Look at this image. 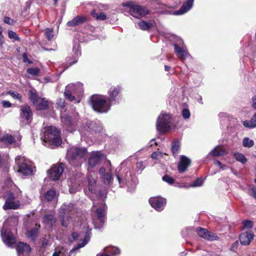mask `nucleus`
Returning a JSON list of instances; mask_svg holds the SVG:
<instances>
[{
  "label": "nucleus",
  "mask_w": 256,
  "mask_h": 256,
  "mask_svg": "<svg viewBox=\"0 0 256 256\" xmlns=\"http://www.w3.org/2000/svg\"><path fill=\"white\" fill-rule=\"evenodd\" d=\"M70 236L69 240L70 242H72L77 240L80 238V234L76 232H72Z\"/></svg>",
  "instance_id": "58"
},
{
  "label": "nucleus",
  "mask_w": 256,
  "mask_h": 256,
  "mask_svg": "<svg viewBox=\"0 0 256 256\" xmlns=\"http://www.w3.org/2000/svg\"><path fill=\"white\" fill-rule=\"evenodd\" d=\"M156 126L157 130L160 133L170 130L174 126L172 115L161 112L157 118Z\"/></svg>",
  "instance_id": "7"
},
{
  "label": "nucleus",
  "mask_w": 256,
  "mask_h": 256,
  "mask_svg": "<svg viewBox=\"0 0 256 256\" xmlns=\"http://www.w3.org/2000/svg\"><path fill=\"white\" fill-rule=\"evenodd\" d=\"M234 156L237 161L242 164H245L248 161L246 156L244 154L240 152L234 153Z\"/></svg>",
  "instance_id": "44"
},
{
  "label": "nucleus",
  "mask_w": 256,
  "mask_h": 256,
  "mask_svg": "<svg viewBox=\"0 0 256 256\" xmlns=\"http://www.w3.org/2000/svg\"><path fill=\"white\" fill-rule=\"evenodd\" d=\"M243 125L244 127L250 128H256V112L250 120H244L243 122Z\"/></svg>",
  "instance_id": "38"
},
{
  "label": "nucleus",
  "mask_w": 256,
  "mask_h": 256,
  "mask_svg": "<svg viewBox=\"0 0 256 256\" xmlns=\"http://www.w3.org/2000/svg\"><path fill=\"white\" fill-rule=\"evenodd\" d=\"M4 21L6 24H8L10 25H14L15 24V21L14 20L7 16H6L4 18Z\"/></svg>",
  "instance_id": "60"
},
{
  "label": "nucleus",
  "mask_w": 256,
  "mask_h": 256,
  "mask_svg": "<svg viewBox=\"0 0 256 256\" xmlns=\"http://www.w3.org/2000/svg\"><path fill=\"white\" fill-rule=\"evenodd\" d=\"M40 228V225L36 224L34 228L28 230L26 232V236L32 240H34L37 237L38 231Z\"/></svg>",
  "instance_id": "34"
},
{
  "label": "nucleus",
  "mask_w": 256,
  "mask_h": 256,
  "mask_svg": "<svg viewBox=\"0 0 256 256\" xmlns=\"http://www.w3.org/2000/svg\"><path fill=\"white\" fill-rule=\"evenodd\" d=\"M72 178H70L68 180L70 192L71 194H74L81 189L80 180L78 182H72Z\"/></svg>",
  "instance_id": "32"
},
{
  "label": "nucleus",
  "mask_w": 256,
  "mask_h": 256,
  "mask_svg": "<svg viewBox=\"0 0 256 256\" xmlns=\"http://www.w3.org/2000/svg\"><path fill=\"white\" fill-rule=\"evenodd\" d=\"M32 113L30 106L24 104L20 106V118L22 120L29 122L32 120Z\"/></svg>",
  "instance_id": "22"
},
{
  "label": "nucleus",
  "mask_w": 256,
  "mask_h": 256,
  "mask_svg": "<svg viewBox=\"0 0 256 256\" xmlns=\"http://www.w3.org/2000/svg\"><path fill=\"white\" fill-rule=\"evenodd\" d=\"M54 30L52 28H46L44 30V34L47 39L50 41L52 40L54 37Z\"/></svg>",
  "instance_id": "46"
},
{
  "label": "nucleus",
  "mask_w": 256,
  "mask_h": 256,
  "mask_svg": "<svg viewBox=\"0 0 256 256\" xmlns=\"http://www.w3.org/2000/svg\"><path fill=\"white\" fill-rule=\"evenodd\" d=\"M252 106L254 108L256 109V96H253L252 98Z\"/></svg>",
  "instance_id": "64"
},
{
  "label": "nucleus",
  "mask_w": 256,
  "mask_h": 256,
  "mask_svg": "<svg viewBox=\"0 0 256 256\" xmlns=\"http://www.w3.org/2000/svg\"><path fill=\"white\" fill-rule=\"evenodd\" d=\"M115 176L120 187H126L129 192L135 189L136 182L128 168H119L118 170H116V171Z\"/></svg>",
  "instance_id": "2"
},
{
  "label": "nucleus",
  "mask_w": 256,
  "mask_h": 256,
  "mask_svg": "<svg viewBox=\"0 0 256 256\" xmlns=\"http://www.w3.org/2000/svg\"><path fill=\"white\" fill-rule=\"evenodd\" d=\"M20 193L21 191L17 187L14 188V192H7L4 197L6 202L3 206V208L4 210L18 208L20 206L19 202L16 200L20 195Z\"/></svg>",
  "instance_id": "9"
},
{
  "label": "nucleus",
  "mask_w": 256,
  "mask_h": 256,
  "mask_svg": "<svg viewBox=\"0 0 256 256\" xmlns=\"http://www.w3.org/2000/svg\"><path fill=\"white\" fill-rule=\"evenodd\" d=\"M162 180L164 182H167L169 184H172L174 183V180L168 175L165 174L162 176Z\"/></svg>",
  "instance_id": "53"
},
{
  "label": "nucleus",
  "mask_w": 256,
  "mask_h": 256,
  "mask_svg": "<svg viewBox=\"0 0 256 256\" xmlns=\"http://www.w3.org/2000/svg\"><path fill=\"white\" fill-rule=\"evenodd\" d=\"M191 161L190 159L185 156H181L180 160L178 164V170L180 172H183L186 170L188 168L190 165Z\"/></svg>",
  "instance_id": "26"
},
{
  "label": "nucleus",
  "mask_w": 256,
  "mask_h": 256,
  "mask_svg": "<svg viewBox=\"0 0 256 256\" xmlns=\"http://www.w3.org/2000/svg\"><path fill=\"white\" fill-rule=\"evenodd\" d=\"M88 20L86 16H78L74 18L72 20L67 22V26H74L81 24H83Z\"/></svg>",
  "instance_id": "29"
},
{
  "label": "nucleus",
  "mask_w": 256,
  "mask_h": 256,
  "mask_svg": "<svg viewBox=\"0 0 256 256\" xmlns=\"http://www.w3.org/2000/svg\"><path fill=\"white\" fill-rule=\"evenodd\" d=\"M106 192L102 190H99L97 196L100 201V205L96 210V216L93 218V224L96 229H100L102 228L105 222L106 219V211L107 206L104 202V200L106 198ZM98 202H94L93 207H96Z\"/></svg>",
  "instance_id": "1"
},
{
  "label": "nucleus",
  "mask_w": 256,
  "mask_h": 256,
  "mask_svg": "<svg viewBox=\"0 0 256 256\" xmlns=\"http://www.w3.org/2000/svg\"><path fill=\"white\" fill-rule=\"evenodd\" d=\"M104 156V154L100 151L92 152L88 158V166L90 168L95 167L101 162Z\"/></svg>",
  "instance_id": "18"
},
{
  "label": "nucleus",
  "mask_w": 256,
  "mask_h": 256,
  "mask_svg": "<svg viewBox=\"0 0 256 256\" xmlns=\"http://www.w3.org/2000/svg\"><path fill=\"white\" fill-rule=\"evenodd\" d=\"M226 154V151L220 146H216L208 154H211L213 157L222 156Z\"/></svg>",
  "instance_id": "35"
},
{
  "label": "nucleus",
  "mask_w": 256,
  "mask_h": 256,
  "mask_svg": "<svg viewBox=\"0 0 256 256\" xmlns=\"http://www.w3.org/2000/svg\"><path fill=\"white\" fill-rule=\"evenodd\" d=\"M145 164L142 161L138 162L136 164V168L138 171H142L145 168Z\"/></svg>",
  "instance_id": "56"
},
{
  "label": "nucleus",
  "mask_w": 256,
  "mask_h": 256,
  "mask_svg": "<svg viewBox=\"0 0 256 256\" xmlns=\"http://www.w3.org/2000/svg\"><path fill=\"white\" fill-rule=\"evenodd\" d=\"M60 133V130L55 126L47 127L43 134L41 135L43 144L46 146L51 148L60 146L62 141Z\"/></svg>",
  "instance_id": "3"
},
{
  "label": "nucleus",
  "mask_w": 256,
  "mask_h": 256,
  "mask_svg": "<svg viewBox=\"0 0 256 256\" xmlns=\"http://www.w3.org/2000/svg\"><path fill=\"white\" fill-rule=\"evenodd\" d=\"M64 164L62 163H59L53 166L48 171L50 179L53 181L59 180L60 176L64 172Z\"/></svg>",
  "instance_id": "16"
},
{
  "label": "nucleus",
  "mask_w": 256,
  "mask_h": 256,
  "mask_svg": "<svg viewBox=\"0 0 256 256\" xmlns=\"http://www.w3.org/2000/svg\"><path fill=\"white\" fill-rule=\"evenodd\" d=\"M242 224L245 228H252L254 226L252 222L248 220H244Z\"/></svg>",
  "instance_id": "57"
},
{
  "label": "nucleus",
  "mask_w": 256,
  "mask_h": 256,
  "mask_svg": "<svg viewBox=\"0 0 256 256\" xmlns=\"http://www.w3.org/2000/svg\"><path fill=\"white\" fill-rule=\"evenodd\" d=\"M91 16L97 20H104L106 18V15L104 12H96V10L91 12Z\"/></svg>",
  "instance_id": "42"
},
{
  "label": "nucleus",
  "mask_w": 256,
  "mask_h": 256,
  "mask_svg": "<svg viewBox=\"0 0 256 256\" xmlns=\"http://www.w3.org/2000/svg\"><path fill=\"white\" fill-rule=\"evenodd\" d=\"M16 163L18 168V171L24 176L32 174L35 170L33 162L24 156H17L16 158Z\"/></svg>",
  "instance_id": "8"
},
{
  "label": "nucleus",
  "mask_w": 256,
  "mask_h": 256,
  "mask_svg": "<svg viewBox=\"0 0 256 256\" xmlns=\"http://www.w3.org/2000/svg\"><path fill=\"white\" fill-rule=\"evenodd\" d=\"M102 130V124L99 120L86 122V125L80 130V133L82 136H88L90 133L100 132Z\"/></svg>",
  "instance_id": "13"
},
{
  "label": "nucleus",
  "mask_w": 256,
  "mask_h": 256,
  "mask_svg": "<svg viewBox=\"0 0 256 256\" xmlns=\"http://www.w3.org/2000/svg\"><path fill=\"white\" fill-rule=\"evenodd\" d=\"M56 104L58 106H59L61 108H64L65 106V101L62 98H58L57 100Z\"/></svg>",
  "instance_id": "61"
},
{
  "label": "nucleus",
  "mask_w": 256,
  "mask_h": 256,
  "mask_svg": "<svg viewBox=\"0 0 256 256\" xmlns=\"http://www.w3.org/2000/svg\"><path fill=\"white\" fill-rule=\"evenodd\" d=\"M180 143L177 140H174L172 144V152L173 156L176 158L178 156L180 150Z\"/></svg>",
  "instance_id": "36"
},
{
  "label": "nucleus",
  "mask_w": 256,
  "mask_h": 256,
  "mask_svg": "<svg viewBox=\"0 0 256 256\" xmlns=\"http://www.w3.org/2000/svg\"><path fill=\"white\" fill-rule=\"evenodd\" d=\"M164 154L159 151L152 152L151 154V158L154 160H158L163 157Z\"/></svg>",
  "instance_id": "54"
},
{
  "label": "nucleus",
  "mask_w": 256,
  "mask_h": 256,
  "mask_svg": "<svg viewBox=\"0 0 256 256\" xmlns=\"http://www.w3.org/2000/svg\"><path fill=\"white\" fill-rule=\"evenodd\" d=\"M184 45V42L181 38L178 36L174 37V40L173 42V46L174 48L176 47V46H180Z\"/></svg>",
  "instance_id": "49"
},
{
  "label": "nucleus",
  "mask_w": 256,
  "mask_h": 256,
  "mask_svg": "<svg viewBox=\"0 0 256 256\" xmlns=\"http://www.w3.org/2000/svg\"><path fill=\"white\" fill-rule=\"evenodd\" d=\"M64 164L62 163H59L53 166L48 171L50 179L53 181L59 180L60 176L64 172Z\"/></svg>",
  "instance_id": "15"
},
{
  "label": "nucleus",
  "mask_w": 256,
  "mask_h": 256,
  "mask_svg": "<svg viewBox=\"0 0 256 256\" xmlns=\"http://www.w3.org/2000/svg\"><path fill=\"white\" fill-rule=\"evenodd\" d=\"M249 194L256 200V187L252 186L248 190Z\"/></svg>",
  "instance_id": "59"
},
{
  "label": "nucleus",
  "mask_w": 256,
  "mask_h": 256,
  "mask_svg": "<svg viewBox=\"0 0 256 256\" xmlns=\"http://www.w3.org/2000/svg\"><path fill=\"white\" fill-rule=\"evenodd\" d=\"M2 238L4 242L8 246H12L16 242L14 236L10 232L2 233Z\"/></svg>",
  "instance_id": "28"
},
{
  "label": "nucleus",
  "mask_w": 256,
  "mask_h": 256,
  "mask_svg": "<svg viewBox=\"0 0 256 256\" xmlns=\"http://www.w3.org/2000/svg\"><path fill=\"white\" fill-rule=\"evenodd\" d=\"M122 88L120 85L112 86L108 90L107 98L112 105L119 104L122 100Z\"/></svg>",
  "instance_id": "12"
},
{
  "label": "nucleus",
  "mask_w": 256,
  "mask_h": 256,
  "mask_svg": "<svg viewBox=\"0 0 256 256\" xmlns=\"http://www.w3.org/2000/svg\"><path fill=\"white\" fill-rule=\"evenodd\" d=\"M136 26L143 30H148L152 26V24L144 20H141L138 23Z\"/></svg>",
  "instance_id": "41"
},
{
  "label": "nucleus",
  "mask_w": 256,
  "mask_h": 256,
  "mask_svg": "<svg viewBox=\"0 0 256 256\" xmlns=\"http://www.w3.org/2000/svg\"><path fill=\"white\" fill-rule=\"evenodd\" d=\"M72 52L74 55L72 57L67 58L66 59V62L69 64V66L76 64L78 60V58L81 55L80 50V44L78 42H74L72 47Z\"/></svg>",
  "instance_id": "21"
},
{
  "label": "nucleus",
  "mask_w": 256,
  "mask_h": 256,
  "mask_svg": "<svg viewBox=\"0 0 256 256\" xmlns=\"http://www.w3.org/2000/svg\"><path fill=\"white\" fill-rule=\"evenodd\" d=\"M104 252L112 256H116L120 254V250L116 247L108 246L104 248Z\"/></svg>",
  "instance_id": "39"
},
{
  "label": "nucleus",
  "mask_w": 256,
  "mask_h": 256,
  "mask_svg": "<svg viewBox=\"0 0 256 256\" xmlns=\"http://www.w3.org/2000/svg\"><path fill=\"white\" fill-rule=\"evenodd\" d=\"M56 196V192L54 189L48 190L43 196L44 200L50 202Z\"/></svg>",
  "instance_id": "40"
},
{
  "label": "nucleus",
  "mask_w": 256,
  "mask_h": 256,
  "mask_svg": "<svg viewBox=\"0 0 256 256\" xmlns=\"http://www.w3.org/2000/svg\"><path fill=\"white\" fill-rule=\"evenodd\" d=\"M82 86V84L80 82L67 85L65 88L64 96L70 102L76 100L77 103L80 102L84 92Z\"/></svg>",
  "instance_id": "5"
},
{
  "label": "nucleus",
  "mask_w": 256,
  "mask_h": 256,
  "mask_svg": "<svg viewBox=\"0 0 256 256\" xmlns=\"http://www.w3.org/2000/svg\"><path fill=\"white\" fill-rule=\"evenodd\" d=\"M26 72L28 74L32 76H36L39 74L40 69L38 68H30L27 69Z\"/></svg>",
  "instance_id": "51"
},
{
  "label": "nucleus",
  "mask_w": 256,
  "mask_h": 256,
  "mask_svg": "<svg viewBox=\"0 0 256 256\" xmlns=\"http://www.w3.org/2000/svg\"><path fill=\"white\" fill-rule=\"evenodd\" d=\"M8 94L14 98L18 100L20 102L22 101V96L17 92L10 90L8 92Z\"/></svg>",
  "instance_id": "52"
},
{
  "label": "nucleus",
  "mask_w": 256,
  "mask_h": 256,
  "mask_svg": "<svg viewBox=\"0 0 256 256\" xmlns=\"http://www.w3.org/2000/svg\"><path fill=\"white\" fill-rule=\"evenodd\" d=\"M87 152V149L85 148L73 146L68 150L66 156L70 164L76 166L81 164L82 162L80 160L84 158Z\"/></svg>",
  "instance_id": "6"
},
{
  "label": "nucleus",
  "mask_w": 256,
  "mask_h": 256,
  "mask_svg": "<svg viewBox=\"0 0 256 256\" xmlns=\"http://www.w3.org/2000/svg\"><path fill=\"white\" fill-rule=\"evenodd\" d=\"M254 145L253 140L250 139L248 138H244L242 140V146L244 148H252Z\"/></svg>",
  "instance_id": "47"
},
{
  "label": "nucleus",
  "mask_w": 256,
  "mask_h": 256,
  "mask_svg": "<svg viewBox=\"0 0 256 256\" xmlns=\"http://www.w3.org/2000/svg\"><path fill=\"white\" fill-rule=\"evenodd\" d=\"M8 38L12 40L13 42H20V38L16 34V33L12 30H8Z\"/></svg>",
  "instance_id": "45"
},
{
  "label": "nucleus",
  "mask_w": 256,
  "mask_h": 256,
  "mask_svg": "<svg viewBox=\"0 0 256 256\" xmlns=\"http://www.w3.org/2000/svg\"><path fill=\"white\" fill-rule=\"evenodd\" d=\"M204 180L202 178H198L196 180L192 182L190 186L192 187H198L202 186L204 182Z\"/></svg>",
  "instance_id": "50"
},
{
  "label": "nucleus",
  "mask_w": 256,
  "mask_h": 256,
  "mask_svg": "<svg viewBox=\"0 0 256 256\" xmlns=\"http://www.w3.org/2000/svg\"><path fill=\"white\" fill-rule=\"evenodd\" d=\"M182 114L184 118L188 119L190 116V112L188 109L184 108L182 110Z\"/></svg>",
  "instance_id": "55"
},
{
  "label": "nucleus",
  "mask_w": 256,
  "mask_h": 256,
  "mask_svg": "<svg viewBox=\"0 0 256 256\" xmlns=\"http://www.w3.org/2000/svg\"><path fill=\"white\" fill-rule=\"evenodd\" d=\"M106 168L101 167L98 171L102 181L105 184H110L112 183L114 180V177L112 176L111 164L110 160L106 164Z\"/></svg>",
  "instance_id": "14"
},
{
  "label": "nucleus",
  "mask_w": 256,
  "mask_h": 256,
  "mask_svg": "<svg viewBox=\"0 0 256 256\" xmlns=\"http://www.w3.org/2000/svg\"><path fill=\"white\" fill-rule=\"evenodd\" d=\"M194 0H186L180 8L174 12L176 15L183 14L189 11L192 7Z\"/></svg>",
  "instance_id": "27"
},
{
  "label": "nucleus",
  "mask_w": 256,
  "mask_h": 256,
  "mask_svg": "<svg viewBox=\"0 0 256 256\" xmlns=\"http://www.w3.org/2000/svg\"><path fill=\"white\" fill-rule=\"evenodd\" d=\"M2 103L4 108H8L12 106V104L9 101L4 100L2 102Z\"/></svg>",
  "instance_id": "63"
},
{
  "label": "nucleus",
  "mask_w": 256,
  "mask_h": 256,
  "mask_svg": "<svg viewBox=\"0 0 256 256\" xmlns=\"http://www.w3.org/2000/svg\"><path fill=\"white\" fill-rule=\"evenodd\" d=\"M91 231L92 229L89 227H86L85 229V234L84 235V238L80 240V242L78 244L77 246L74 248L70 252V253L74 252V251L78 250L84 246L88 242L90 241L91 236Z\"/></svg>",
  "instance_id": "23"
},
{
  "label": "nucleus",
  "mask_w": 256,
  "mask_h": 256,
  "mask_svg": "<svg viewBox=\"0 0 256 256\" xmlns=\"http://www.w3.org/2000/svg\"><path fill=\"white\" fill-rule=\"evenodd\" d=\"M30 98L32 103L34 104L38 103L40 98L35 90H31L30 91Z\"/></svg>",
  "instance_id": "43"
},
{
  "label": "nucleus",
  "mask_w": 256,
  "mask_h": 256,
  "mask_svg": "<svg viewBox=\"0 0 256 256\" xmlns=\"http://www.w3.org/2000/svg\"><path fill=\"white\" fill-rule=\"evenodd\" d=\"M196 232L198 235L208 240L213 241L219 239V237L215 234L209 232L206 228H198Z\"/></svg>",
  "instance_id": "20"
},
{
  "label": "nucleus",
  "mask_w": 256,
  "mask_h": 256,
  "mask_svg": "<svg viewBox=\"0 0 256 256\" xmlns=\"http://www.w3.org/2000/svg\"><path fill=\"white\" fill-rule=\"evenodd\" d=\"M36 104V109L38 110H44L48 108V102L45 98H40L38 103Z\"/></svg>",
  "instance_id": "37"
},
{
  "label": "nucleus",
  "mask_w": 256,
  "mask_h": 256,
  "mask_svg": "<svg viewBox=\"0 0 256 256\" xmlns=\"http://www.w3.org/2000/svg\"><path fill=\"white\" fill-rule=\"evenodd\" d=\"M254 234L252 232H242L239 236L240 244L243 246L250 244L254 238Z\"/></svg>",
  "instance_id": "25"
},
{
  "label": "nucleus",
  "mask_w": 256,
  "mask_h": 256,
  "mask_svg": "<svg viewBox=\"0 0 256 256\" xmlns=\"http://www.w3.org/2000/svg\"><path fill=\"white\" fill-rule=\"evenodd\" d=\"M42 221L46 226L52 228L56 223V220L54 215L48 214L44 216Z\"/></svg>",
  "instance_id": "33"
},
{
  "label": "nucleus",
  "mask_w": 256,
  "mask_h": 256,
  "mask_svg": "<svg viewBox=\"0 0 256 256\" xmlns=\"http://www.w3.org/2000/svg\"><path fill=\"white\" fill-rule=\"evenodd\" d=\"M122 6L129 9L130 14L134 17L140 19L149 14L144 6L134 4L132 2L122 3Z\"/></svg>",
  "instance_id": "11"
},
{
  "label": "nucleus",
  "mask_w": 256,
  "mask_h": 256,
  "mask_svg": "<svg viewBox=\"0 0 256 256\" xmlns=\"http://www.w3.org/2000/svg\"><path fill=\"white\" fill-rule=\"evenodd\" d=\"M149 203L154 210L161 212L164 210L166 205V200L160 196L151 197L149 199Z\"/></svg>",
  "instance_id": "19"
},
{
  "label": "nucleus",
  "mask_w": 256,
  "mask_h": 256,
  "mask_svg": "<svg viewBox=\"0 0 256 256\" xmlns=\"http://www.w3.org/2000/svg\"><path fill=\"white\" fill-rule=\"evenodd\" d=\"M90 100L93 110L99 113L108 112L112 106L106 96L93 95Z\"/></svg>",
  "instance_id": "4"
},
{
  "label": "nucleus",
  "mask_w": 256,
  "mask_h": 256,
  "mask_svg": "<svg viewBox=\"0 0 256 256\" xmlns=\"http://www.w3.org/2000/svg\"><path fill=\"white\" fill-rule=\"evenodd\" d=\"M72 117L66 113H62L60 116V120L62 124L66 128H70L74 125L78 119V114L74 112Z\"/></svg>",
  "instance_id": "17"
},
{
  "label": "nucleus",
  "mask_w": 256,
  "mask_h": 256,
  "mask_svg": "<svg viewBox=\"0 0 256 256\" xmlns=\"http://www.w3.org/2000/svg\"><path fill=\"white\" fill-rule=\"evenodd\" d=\"M87 177L88 191L90 192L96 194L97 192L96 179L91 174H88Z\"/></svg>",
  "instance_id": "31"
},
{
  "label": "nucleus",
  "mask_w": 256,
  "mask_h": 256,
  "mask_svg": "<svg viewBox=\"0 0 256 256\" xmlns=\"http://www.w3.org/2000/svg\"><path fill=\"white\" fill-rule=\"evenodd\" d=\"M16 250L18 256H28L31 251L30 246L22 242L17 244Z\"/></svg>",
  "instance_id": "24"
},
{
  "label": "nucleus",
  "mask_w": 256,
  "mask_h": 256,
  "mask_svg": "<svg viewBox=\"0 0 256 256\" xmlns=\"http://www.w3.org/2000/svg\"><path fill=\"white\" fill-rule=\"evenodd\" d=\"M239 245V242L238 240L236 241L234 243H233L230 247V250L234 252H236L238 248V246Z\"/></svg>",
  "instance_id": "62"
},
{
  "label": "nucleus",
  "mask_w": 256,
  "mask_h": 256,
  "mask_svg": "<svg viewBox=\"0 0 256 256\" xmlns=\"http://www.w3.org/2000/svg\"><path fill=\"white\" fill-rule=\"evenodd\" d=\"M174 50L175 53L180 59L185 60L189 56L187 50L184 48V45L180 46H176L174 48Z\"/></svg>",
  "instance_id": "30"
},
{
  "label": "nucleus",
  "mask_w": 256,
  "mask_h": 256,
  "mask_svg": "<svg viewBox=\"0 0 256 256\" xmlns=\"http://www.w3.org/2000/svg\"><path fill=\"white\" fill-rule=\"evenodd\" d=\"M76 212L75 206L73 203H69L68 204H64L60 206L59 211V216L61 224L63 226H68L70 216L75 213Z\"/></svg>",
  "instance_id": "10"
},
{
  "label": "nucleus",
  "mask_w": 256,
  "mask_h": 256,
  "mask_svg": "<svg viewBox=\"0 0 256 256\" xmlns=\"http://www.w3.org/2000/svg\"><path fill=\"white\" fill-rule=\"evenodd\" d=\"M2 141L6 143L11 144L15 142V138L14 136L10 134H6L2 138Z\"/></svg>",
  "instance_id": "48"
}]
</instances>
